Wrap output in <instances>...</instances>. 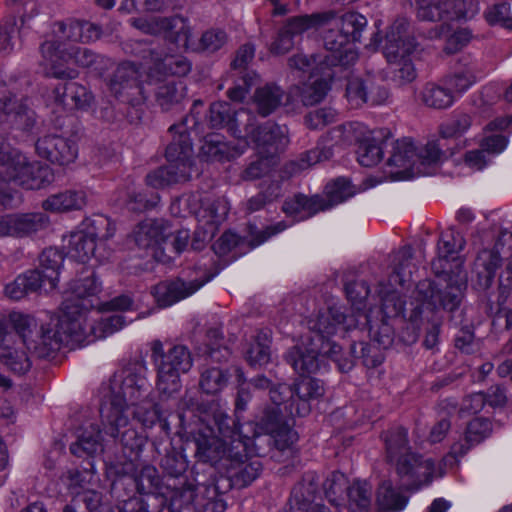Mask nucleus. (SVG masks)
I'll use <instances>...</instances> for the list:
<instances>
[{"label":"nucleus","mask_w":512,"mask_h":512,"mask_svg":"<svg viewBox=\"0 0 512 512\" xmlns=\"http://www.w3.org/2000/svg\"><path fill=\"white\" fill-rule=\"evenodd\" d=\"M110 388V405L101 411L104 431L118 439L124 449L138 454L145 444V437L131 426L129 416L144 428H152L161 420L158 404L149 397L145 362H131L115 373Z\"/></svg>","instance_id":"nucleus-1"},{"label":"nucleus","mask_w":512,"mask_h":512,"mask_svg":"<svg viewBox=\"0 0 512 512\" xmlns=\"http://www.w3.org/2000/svg\"><path fill=\"white\" fill-rule=\"evenodd\" d=\"M74 298L67 299L62 304V314L57 323L51 327H41L36 330L37 323L29 315L12 313L10 321L17 331L14 338H7L0 350V363L10 372L17 375L26 374L32 367L29 353L39 358H48L68 344L70 339H83L84 326L82 318L75 317L80 310Z\"/></svg>","instance_id":"nucleus-2"},{"label":"nucleus","mask_w":512,"mask_h":512,"mask_svg":"<svg viewBox=\"0 0 512 512\" xmlns=\"http://www.w3.org/2000/svg\"><path fill=\"white\" fill-rule=\"evenodd\" d=\"M100 291L101 283L93 273L86 277L74 280L70 284V289L66 293L62 304L69 298H77L75 299V302L78 307L75 310H80V315L77 313L75 314V317L82 318L84 333L83 339L80 341L70 339L69 342L81 343L86 340L89 341L88 337L90 335H93L95 339L105 338L119 331L126 325L125 317L120 314L101 318L97 323H92L88 320L87 313L99 305L96 296Z\"/></svg>","instance_id":"nucleus-3"},{"label":"nucleus","mask_w":512,"mask_h":512,"mask_svg":"<svg viewBox=\"0 0 512 512\" xmlns=\"http://www.w3.org/2000/svg\"><path fill=\"white\" fill-rule=\"evenodd\" d=\"M203 105V102L196 100L191 113L185 116L179 123L172 125L169 132L172 140L166 148V158L170 181L172 184L183 183L191 179L194 169V151L191 134L199 125V118L196 116V107Z\"/></svg>","instance_id":"nucleus-4"},{"label":"nucleus","mask_w":512,"mask_h":512,"mask_svg":"<svg viewBox=\"0 0 512 512\" xmlns=\"http://www.w3.org/2000/svg\"><path fill=\"white\" fill-rule=\"evenodd\" d=\"M387 459L395 462L396 470L401 477L407 478V485L419 488L428 484L433 476L434 462L432 459H423L410 452L407 441V430L397 427L384 434Z\"/></svg>","instance_id":"nucleus-5"},{"label":"nucleus","mask_w":512,"mask_h":512,"mask_svg":"<svg viewBox=\"0 0 512 512\" xmlns=\"http://www.w3.org/2000/svg\"><path fill=\"white\" fill-rule=\"evenodd\" d=\"M212 414L200 406L192 396L186 394L180 403L179 419L184 426H191L198 422L207 425L208 434L199 432L195 438L196 454L204 462H216L227 455L235 456V450L231 440L222 435L215 436L214 428L211 427Z\"/></svg>","instance_id":"nucleus-6"},{"label":"nucleus","mask_w":512,"mask_h":512,"mask_svg":"<svg viewBox=\"0 0 512 512\" xmlns=\"http://www.w3.org/2000/svg\"><path fill=\"white\" fill-rule=\"evenodd\" d=\"M416 41L406 20H397L386 35L384 55L390 63L389 79L402 87L416 79V70L409 56L416 50Z\"/></svg>","instance_id":"nucleus-7"},{"label":"nucleus","mask_w":512,"mask_h":512,"mask_svg":"<svg viewBox=\"0 0 512 512\" xmlns=\"http://www.w3.org/2000/svg\"><path fill=\"white\" fill-rule=\"evenodd\" d=\"M324 395V387L319 379L302 377L294 387L282 383L271 389L270 399L276 406H284L285 414L291 417H303L310 413L312 400Z\"/></svg>","instance_id":"nucleus-8"},{"label":"nucleus","mask_w":512,"mask_h":512,"mask_svg":"<svg viewBox=\"0 0 512 512\" xmlns=\"http://www.w3.org/2000/svg\"><path fill=\"white\" fill-rule=\"evenodd\" d=\"M13 193L4 180H0V206L12 205ZM49 217L43 212L15 213L0 218V237H33L48 228Z\"/></svg>","instance_id":"nucleus-9"},{"label":"nucleus","mask_w":512,"mask_h":512,"mask_svg":"<svg viewBox=\"0 0 512 512\" xmlns=\"http://www.w3.org/2000/svg\"><path fill=\"white\" fill-rule=\"evenodd\" d=\"M41 54L45 65L56 78H73L75 71L66 68L68 63H74L83 68H89L96 54L89 48L70 46L59 41H45L41 47Z\"/></svg>","instance_id":"nucleus-10"},{"label":"nucleus","mask_w":512,"mask_h":512,"mask_svg":"<svg viewBox=\"0 0 512 512\" xmlns=\"http://www.w3.org/2000/svg\"><path fill=\"white\" fill-rule=\"evenodd\" d=\"M193 365L189 349L174 345L158 363L156 388L161 396L170 397L181 388L180 375L187 373Z\"/></svg>","instance_id":"nucleus-11"},{"label":"nucleus","mask_w":512,"mask_h":512,"mask_svg":"<svg viewBox=\"0 0 512 512\" xmlns=\"http://www.w3.org/2000/svg\"><path fill=\"white\" fill-rule=\"evenodd\" d=\"M327 343L308 346L303 342L291 349L286 355V361L300 375L315 374L321 370L327 369L326 357L333 361L339 359L341 347L330 339Z\"/></svg>","instance_id":"nucleus-12"},{"label":"nucleus","mask_w":512,"mask_h":512,"mask_svg":"<svg viewBox=\"0 0 512 512\" xmlns=\"http://www.w3.org/2000/svg\"><path fill=\"white\" fill-rule=\"evenodd\" d=\"M130 24L145 34L162 35L178 47L189 48L192 32L186 18L180 15L132 18Z\"/></svg>","instance_id":"nucleus-13"},{"label":"nucleus","mask_w":512,"mask_h":512,"mask_svg":"<svg viewBox=\"0 0 512 512\" xmlns=\"http://www.w3.org/2000/svg\"><path fill=\"white\" fill-rule=\"evenodd\" d=\"M139 67L133 62L118 65L108 81L110 93L120 102L136 106L142 103L147 94L140 81Z\"/></svg>","instance_id":"nucleus-14"},{"label":"nucleus","mask_w":512,"mask_h":512,"mask_svg":"<svg viewBox=\"0 0 512 512\" xmlns=\"http://www.w3.org/2000/svg\"><path fill=\"white\" fill-rule=\"evenodd\" d=\"M353 325V320L348 319L341 308L330 307L308 320L309 332L301 338L300 344L303 342L308 346L318 345V342L325 344V340L337 334H345Z\"/></svg>","instance_id":"nucleus-15"},{"label":"nucleus","mask_w":512,"mask_h":512,"mask_svg":"<svg viewBox=\"0 0 512 512\" xmlns=\"http://www.w3.org/2000/svg\"><path fill=\"white\" fill-rule=\"evenodd\" d=\"M212 421L220 435L229 438L237 450L235 457L246 453L253 439L265 433L259 423L247 422L239 424L240 418L232 419L227 413L219 408L212 411Z\"/></svg>","instance_id":"nucleus-16"},{"label":"nucleus","mask_w":512,"mask_h":512,"mask_svg":"<svg viewBox=\"0 0 512 512\" xmlns=\"http://www.w3.org/2000/svg\"><path fill=\"white\" fill-rule=\"evenodd\" d=\"M0 123L6 128L30 132L36 123L35 113L17 98L0 80Z\"/></svg>","instance_id":"nucleus-17"},{"label":"nucleus","mask_w":512,"mask_h":512,"mask_svg":"<svg viewBox=\"0 0 512 512\" xmlns=\"http://www.w3.org/2000/svg\"><path fill=\"white\" fill-rule=\"evenodd\" d=\"M38 157L58 166H69L78 157L77 143L68 137L54 132L40 135L34 143Z\"/></svg>","instance_id":"nucleus-18"},{"label":"nucleus","mask_w":512,"mask_h":512,"mask_svg":"<svg viewBox=\"0 0 512 512\" xmlns=\"http://www.w3.org/2000/svg\"><path fill=\"white\" fill-rule=\"evenodd\" d=\"M7 178L25 189L45 188L54 181L52 168L38 161H30L24 154L17 155Z\"/></svg>","instance_id":"nucleus-19"},{"label":"nucleus","mask_w":512,"mask_h":512,"mask_svg":"<svg viewBox=\"0 0 512 512\" xmlns=\"http://www.w3.org/2000/svg\"><path fill=\"white\" fill-rule=\"evenodd\" d=\"M228 212L229 205L224 198L205 202L197 214L200 228L195 232L191 244L193 250H201L213 238L218 226L226 219Z\"/></svg>","instance_id":"nucleus-20"},{"label":"nucleus","mask_w":512,"mask_h":512,"mask_svg":"<svg viewBox=\"0 0 512 512\" xmlns=\"http://www.w3.org/2000/svg\"><path fill=\"white\" fill-rule=\"evenodd\" d=\"M467 287V275L463 270H459L455 277H450L445 290L436 289L432 284H428L422 306H428L432 309L442 307L445 310L453 311L456 309L463 297L464 290Z\"/></svg>","instance_id":"nucleus-21"},{"label":"nucleus","mask_w":512,"mask_h":512,"mask_svg":"<svg viewBox=\"0 0 512 512\" xmlns=\"http://www.w3.org/2000/svg\"><path fill=\"white\" fill-rule=\"evenodd\" d=\"M389 95L386 86L370 75L365 78H351L346 87V96L354 106L363 103L381 105L388 100Z\"/></svg>","instance_id":"nucleus-22"},{"label":"nucleus","mask_w":512,"mask_h":512,"mask_svg":"<svg viewBox=\"0 0 512 512\" xmlns=\"http://www.w3.org/2000/svg\"><path fill=\"white\" fill-rule=\"evenodd\" d=\"M212 275L203 274L201 279L185 282L181 279L161 282L151 289L155 301L160 307H168L192 295L210 281Z\"/></svg>","instance_id":"nucleus-23"},{"label":"nucleus","mask_w":512,"mask_h":512,"mask_svg":"<svg viewBox=\"0 0 512 512\" xmlns=\"http://www.w3.org/2000/svg\"><path fill=\"white\" fill-rule=\"evenodd\" d=\"M284 413V408L275 405V407L265 409L261 417V429L273 438L279 450L289 448L298 439L297 433L284 420Z\"/></svg>","instance_id":"nucleus-24"},{"label":"nucleus","mask_w":512,"mask_h":512,"mask_svg":"<svg viewBox=\"0 0 512 512\" xmlns=\"http://www.w3.org/2000/svg\"><path fill=\"white\" fill-rule=\"evenodd\" d=\"M171 234L168 222L162 219H146L140 222L129 235V242L139 250H154L166 242Z\"/></svg>","instance_id":"nucleus-25"},{"label":"nucleus","mask_w":512,"mask_h":512,"mask_svg":"<svg viewBox=\"0 0 512 512\" xmlns=\"http://www.w3.org/2000/svg\"><path fill=\"white\" fill-rule=\"evenodd\" d=\"M250 140L255 144L260 155L274 158L289 143L288 129L286 126L267 122L262 126H257Z\"/></svg>","instance_id":"nucleus-26"},{"label":"nucleus","mask_w":512,"mask_h":512,"mask_svg":"<svg viewBox=\"0 0 512 512\" xmlns=\"http://www.w3.org/2000/svg\"><path fill=\"white\" fill-rule=\"evenodd\" d=\"M149 58L148 78L151 82H160L167 75L185 76L191 70L190 62L183 56L162 55L150 50Z\"/></svg>","instance_id":"nucleus-27"},{"label":"nucleus","mask_w":512,"mask_h":512,"mask_svg":"<svg viewBox=\"0 0 512 512\" xmlns=\"http://www.w3.org/2000/svg\"><path fill=\"white\" fill-rule=\"evenodd\" d=\"M54 100L66 110H88L95 104L92 92L77 82L59 84L53 90Z\"/></svg>","instance_id":"nucleus-28"},{"label":"nucleus","mask_w":512,"mask_h":512,"mask_svg":"<svg viewBox=\"0 0 512 512\" xmlns=\"http://www.w3.org/2000/svg\"><path fill=\"white\" fill-rule=\"evenodd\" d=\"M247 147V142L242 141L237 145H231L224 141V137L217 133H211L204 137L200 148V156L207 161H224L241 155Z\"/></svg>","instance_id":"nucleus-29"},{"label":"nucleus","mask_w":512,"mask_h":512,"mask_svg":"<svg viewBox=\"0 0 512 512\" xmlns=\"http://www.w3.org/2000/svg\"><path fill=\"white\" fill-rule=\"evenodd\" d=\"M97 244L85 230H79L69 236L67 254L82 263L87 262L91 257H95L99 261L108 259L109 252L106 249L102 251Z\"/></svg>","instance_id":"nucleus-30"},{"label":"nucleus","mask_w":512,"mask_h":512,"mask_svg":"<svg viewBox=\"0 0 512 512\" xmlns=\"http://www.w3.org/2000/svg\"><path fill=\"white\" fill-rule=\"evenodd\" d=\"M63 260L62 253L55 248H47L39 256V266L37 269L31 270V272H38L40 274L43 291H51L57 286Z\"/></svg>","instance_id":"nucleus-31"},{"label":"nucleus","mask_w":512,"mask_h":512,"mask_svg":"<svg viewBox=\"0 0 512 512\" xmlns=\"http://www.w3.org/2000/svg\"><path fill=\"white\" fill-rule=\"evenodd\" d=\"M325 207L322 196L314 195L307 197L300 194L285 200L282 210L286 215L294 217L296 221H300L320 211H325Z\"/></svg>","instance_id":"nucleus-32"},{"label":"nucleus","mask_w":512,"mask_h":512,"mask_svg":"<svg viewBox=\"0 0 512 512\" xmlns=\"http://www.w3.org/2000/svg\"><path fill=\"white\" fill-rule=\"evenodd\" d=\"M87 203L84 190H65L50 195L42 202V208L52 213L81 210Z\"/></svg>","instance_id":"nucleus-33"},{"label":"nucleus","mask_w":512,"mask_h":512,"mask_svg":"<svg viewBox=\"0 0 512 512\" xmlns=\"http://www.w3.org/2000/svg\"><path fill=\"white\" fill-rule=\"evenodd\" d=\"M478 79L477 67L473 62L459 64L453 73L442 80L455 99L465 93Z\"/></svg>","instance_id":"nucleus-34"},{"label":"nucleus","mask_w":512,"mask_h":512,"mask_svg":"<svg viewBox=\"0 0 512 512\" xmlns=\"http://www.w3.org/2000/svg\"><path fill=\"white\" fill-rule=\"evenodd\" d=\"M326 14L330 15L326 23H331L337 29H342L351 42L360 40L363 30L367 26L365 16L358 12H347L341 16H337L333 12H326Z\"/></svg>","instance_id":"nucleus-35"},{"label":"nucleus","mask_w":512,"mask_h":512,"mask_svg":"<svg viewBox=\"0 0 512 512\" xmlns=\"http://www.w3.org/2000/svg\"><path fill=\"white\" fill-rule=\"evenodd\" d=\"M262 465L258 459L235 460L228 468V477L233 486L243 488L250 485L261 473Z\"/></svg>","instance_id":"nucleus-36"},{"label":"nucleus","mask_w":512,"mask_h":512,"mask_svg":"<svg viewBox=\"0 0 512 512\" xmlns=\"http://www.w3.org/2000/svg\"><path fill=\"white\" fill-rule=\"evenodd\" d=\"M419 98L425 106L433 109H446L455 102V97L443 80L439 83H426L419 93Z\"/></svg>","instance_id":"nucleus-37"},{"label":"nucleus","mask_w":512,"mask_h":512,"mask_svg":"<svg viewBox=\"0 0 512 512\" xmlns=\"http://www.w3.org/2000/svg\"><path fill=\"white\" fill-rule=\"evenodd\" d=\"M283 90L275 84H266L256 89L253 104L259 115L266 117L273 113L281 104Z\"/></svg>","instance_id":"nucleus-38"},{"label":"nucleus","mask_w":512,"mask_h":512,"mask_svg":"<svg viewBox=\"0 0 512 512\" xmlns=\"http://www.w3.org/2000/svg\"><path fill=\"white\" fill-rule=\"evenodd\" d=\"M187 96V87L182 81H167L156 90V101L163 111L179 106Z\"/></svg>","instance_id":"nucleus-39"},{"label":"nucleus","mask_w":512,"mask_h":512,"mask_svg":"<svg viewBox=\"0 0 512 512\" xmlns=\"http://www.w3.org/2000/svg\"><path fill=\"white\" fill-rule=\"evenodd\" d=\"M451 8L452 0H416V14L423 21H451Z\"/></svg>","instance_id":"nucleus-40"},{"label":"nucleus","mask_w":512,"mask_h":512,"mask_svg":"<svg viewBox=\"0 0 512 512\" xmlns=\"http://www.w3.org/2000/svg\"><path fill=\"white\" fill-rule=\"evenodd\" d=\"M417 157L413 142L408 138H403L395 142L392 154L388 159V164L414 173Z\"/></svg>","instance_id":"nucleus-41"},{"label":"nucleus","mask_w":512,"mask_h":512,"mask_svg":"<svg viewBox=\"0 0 512 512\" xmlns=\"http://www.w3.org/2000/svg\"><path fill=\"white\" fill-rule=\"evenodd\" d=\"M43 290L41 276L38 272L28 271L19 275L14 281L5 286V294L13 300H19L30 292Z\"/></svg>","instance_id":"nucleus-42"},{"label":"nucleus","mask_w":512,"mask_h":512,"mask_svg":"<svg viewBox=\"0 0 512 512\" xmlns=\"http://www.w3.org/2000/svg\"><path fill=\"white\" fill-rule=\"evenodd\" d=\"M255 120L253 113L247 109L234 110L227 129L239 139V143L242 141L248 143L247 139L252 138L257 128Z\"/></svg>","instance_id":"nucleus-43"},{"label":"nucleus","mask_w":512,"mask_h":512,"mask_svg":"<svg viewBox=\"0 0 512 512\" xmlns=\"http://www.w3.org/2000/svg\"><path fill=\"white\" fill-rule=\"evenodd\" d=\"M70 451L77 457L93 456L102 451V443L100 439V430L91 424L79 437L78 440L71 444Z\"/></svg>","instance_id":"nucleus-44"},{"label":"nucleus","mask_w":512,"mask_h":512,"mask_svg":"<svg viewBox=\"0 0 512 512\" xmlns=\"http://www.w3.org/2000/svg\"><path fill=\"white\" fill-rule=\"evenodd\" d=\"M229 373L219 366L203 368L200 373L199 386L206 394H217L228 384Z\"/></svg>","instance_id":"nucleus-45"},{"label":"nucleus","mask_w":512,"mask_h":512,"mask_svg":"<svg viewBox=\"0 0 512 512\" xmlns=\"http://www.w3.org/2000/svg\"><path fill=\"white\" fill-rule=\"evenodd\" d=\"M100 247L102 251L106 249L105 243L111 239L116 231V226L113 221L104 215H96L95 217L87 220L84 229Z\"/></svg>","instance_id":"nucleus-46"},{"label":"nucleus","mask_w":512,"mask_h":512,"mask_svg":"<svg viewBox=\"0 0 512 512\" xmlns=\"http://www.w3.org/2000/svg\"><path fill=\"white\" fill-rule=\"evenodd\" d=\"M349 507L353 512H367L372 499V488L366 481H355L347 488Z\"/></svg>","instance_id":"nucleus-47"},{"label":"nucleus","mask_w":512,"mask_h":512,"mask_svg":"<svg viewBox=\"0 0 512 512\" xmlns=\"http://www.w3.org/2000/svg\"><path fill=\"white\" fill-rule=\"evenodd\" d=\"M377 503L382 510L400 511L404 509L408 499L395 490L389 481H384L378 488Z\"/></svg>","instance_id":"nucleus-48"},{"label":"nucleus","mask_w":512,"mask_h":512,"mask_svg":"<svg viewBox=\"0 0 512 512\" xmlns=\"http://www.w3.org/2000/svg\"><path fill=\"white\" fill-rule=\"evenodd\" d=\"M364 135V126L358 122H351L334 127L328 132L332 145H350L360 142Z\"/></svg>","instance_id":"nucleus-49"},{"label":"nucleus","mask_w":512,"mask_h":512,"mask_svg":"<svg viewBox=\"0 0 512 512\" xmlns=\"http://www.w3.org/2000/svg\"><path fill=\"white\" fill-rule=\"evenodd\" d=\"M331 157L332 150L330 147H316L303 153L298 160L289 162L286 165V172L290 175H295L305 169H308L312 165H315L316 163H319L323 160H328Z\"/></svg>","instance_id":"nucleus-50"},{"label":"nucleus","mask_w":512,"mask_h":512,"mask_svg":"<svg viewBox=\"0 0 512 512\" xmlns=\"http://www.w3.org/2000/svg\"><path fill=\"white\" fill-rule=\"evenodd\" d=\"M354 194L350 181L346 178H338L325 187V196H322L326 205L325 210L342 203Z\"/></svg>","instance_id":"nucleus-51"},{"label":"nucleus","mask_w":512,"mask_h":512,"mask_svg":"<svg viewBox=\"0 0 512 512\" xmlns=\"http://www.w3.org/2000/svg\"><path fill=\"white\" fill-rule=\"evenodd\" d=\"M140 494H153L160 489L161 477L158 470L151 465L144 466L135 478H129Z\"/></svg>","instance_id":"nucleus-52"},{"label":"nucleus","mask_w":512,"mask_h":512,"mask_svg":"<svg viewBox=\"0 0 512 512\" xmlns=\"http://www.w3.org/2000/svg\"><path fill=\"white\" fill-rule=\"evenodd\" d=\"M374 137L360 141L357 157L360 165L372 167L377 165L383 157V147Z\"/></svg>","instance_id":"nucleus-53"},{"label":"nucleus","mask_w":512,"mask_h":512,"mask_svg":"<svg viewBox=\"0 0 512 512\" xmlns=\"http://www.w3.org/2000/svg\"><path fill=\"white\" fill-rule=\"evenodd\" d=\"M464 244L465 241L459 233L453 230L443 233L438 241L439 260H454L455 255L463 249Z\"/></svg>","instance_id":"nucleus-54"},{"label":"nucleus","mask_w":512,"mask_h":512,"mask_svg":"<svg viewBox=\"0 0 512 512\" xmlns=\"http://www.w3.org/2000/svg\"><path fill=\"white\" fill-rule=\"evenodd\" d=\"M329 17L330 15L326 14V12L297 16L289 19L285 27L296 36L309 29L319 27L322 23H326Z\"/></svg>","instance_id":"nucleus-55"},{"label":"nucleus","mask_w":512,"mask_h":512,"mask_svg":"<svg viewBox=\"0 0 512 512\" xmlns=\"http://www.w3.org/2000/svg\"><path fill=\"white\" fill-rule=\"evenodd\" d=\"M439 409L440 413H443L444 416L431 429L430 441L432 443L440 442L446 436L451 426L446 416L457 410V403L452 399H445L440 402Z\"/></svg>","instance_id":"nucleus-56"},{"label":"nucleus","mask_w":512,"mask_h":512,"mask_svg":"<svg viewBox=\"0 0 512 512\" xmlns=\"http://www.w3.org/2000/svg\"><path fill=\"white\" fill-rule=\"evenodd\" d=\"M329 90L328 82L323 78L303 84L300 96L304 105L311 106L324 99Z\"/></svg>","instance_id":"nucleus-57"},{"label":"nucleus","mask_w":512,"mask_h":512,"mask_svg":"<svg viewBox=\"0 0 512 512\" xmlns=\"http://www.w3.org/2000/svg\"><path fill=\"white\" fill-rule=\"evenodd\" d=\"M80 502L85 504L89 512H95L102 505V494L97 490L88 488L77 491L71 503L63 508V512H78L76 504Z\"/></svg>","instance_id":"nucleus-58"},{"label":"nucleus","mask_w":512,"mask_h":512,"mask_svg":"<svg viewBox=\"0 0 512 512\" xmlns=\"http://www.w3.org/2000/svg\"><path fill=\"white\" fill-rule=\"evenodd\" d=\"M280 194L281 187L279 182H272L265 190H262L246 201L245 212L250 214L261 210L267 203L279 197Z\"/></svg>","instance_id":"nucleus-59"},{"label":"nucleus","mask_w":512,"mask_h":512,"mask_svg":"<svg viewBox=\"0 0 512 512\" xmlns=\"http://www.w3.org/2000/svg\"><path fill=\"white\" fill-rule=\"evenodd\" d=\"M320 26L325 27L323 31L324 46L332 54L340 52L341 49L352 43L342 29H337L331 23H322Z\"/></svg>","instance_id":"nucleus-60"},{"label":"nucleus","mask_w":512,"mask_h":512,"mask_svg":"<svg viewBox=\"0 0 512 512\" xmlns=\"http://www.w3.org/2000/svg\"><path fill=\"white\" fill-rule=\"evenodd\" d=\"M492 432V424L486 418H474L466 428L465 440L472 446L479 444L487 438Z\"/></svg>","instance_id":"nucleus-61"},{"label":"nucleus","mask_w":512,"mask_h":512,"mask_svg":"<svg viewBox=\"0 0 512 512\" xmlns=\"http://www.w3.org/2000/svg\"><path fill=\"white\" fill-rule=\"evenodd\" d=\"M472 125L470 115L460 113L441 125L440 133L443 138H457L462 136Z\"/></svg>","instance_id":"nucleus-62"},{"label":"nucleus","mask_w":512,"mask_h":512,"mask_svg":"<svg viewBox=\"0 0 512 512\" xmlns=\"http://www.w3.org/2000/svg\"><path fill=\"white\" fill-rule=\"evenodd\" d=\"M347 488V478L341 472L331 473L323 483V489L327 499L336 505H338V498L343 495Z\"/></svg>","instance_id":"nucleus-63"},{"label":"nucleus","mask_w":512,"mask_h":512,"mask_svg":"<svg viewBox=\"0 0 512 512\" xmlns=\"http://www.w3.org/2000/svg\"><path fill=\"white\" fill-rule=\"evenodd\" d=\"M233 111L232 106L224 101L211 104L208 115L210 126L212 128H228Z\"/></svg>","instance_id":"nucleus-64"}]
</instances>
